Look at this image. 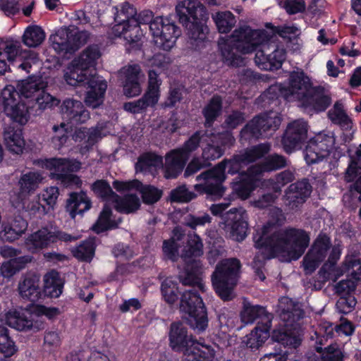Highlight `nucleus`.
<instances>
[{
    "label": "nucleus",
    "mask_w": 361,
    "mask_h": 361,
    "mask_svg": "<svg viewBox=\"0 0 361 361\" xmlns=\"http://www.w3.org/2000/svg\"><path fill=\"white\" fill-rule=\"evenodd\" d=\"M255 61L263 70L279 68L286 59V51L277 47L266 30H252L244 26L235 29L229 39L219 44L224 60L230 66L244 65L241 54H249L257 49Z\"/></svg>",
    "instance_id": "nucleus-1"
},
{
    "label": "nucleus",
    "mask_w": 361,
    "mask_h": 361,
    "mask_svg": "<svg viewBox=\"0 0 361 361\" xmlns=\"http://www.w3.org/2000/svg\"><path fill=\"white\" fill-rule=\"evenodd\" d=\"M276 219H269L256 231L253 235L257 248H269L273 254L286 257L289 260L298 259L310 245V238L304 229L288 226L279 228L283 222L281 210Z\"/></svg>",
    "instance_id": "nucleus-2"
},
{
    "label": "nucleus",
    "mask_w": 361,
    "mask_h": 361,
    "mask_svg": "<svg viewBox=\"0 0 361 361\" xmlns=\"http://www.w3.org/2000/svg\"><path fill=\"white\" fill-rule=\"evenodd\" d=\"M271 147L269 142L260 143L240 151L230 159H224L212 169L196 177L197 181L202 180L204 183L195 185V190L200 193L207 194L212 200L221 198L226 190L222 183L226 178V167H228V173L230 174L240 173L245 166L268 154Z\"/></svg>",
    "instance_id": "nucleus-3"
},
{
    "label": "nucleus",
    "mask_w": 361,
    "mask_h": 361,
    "mask_svg": "<svg viewBox=\"0 0 361 361\" xmlns=\"http://www.w3.org/2000/svg\"><path fill=\"white\" fill-rule=\"evenodd\" d=\"M281 96L288 102L298 101L304 109L316 112L325 111L331 99L324 89L314 87L310 78L303 71H293L287 85L279 88Z\"/></svg>",
    "instance_id": "nucleus-4"
},
{
    "label": "nucleus",
    "mask_w": 361,
    "mask_h": 361,
    "mask_svg": "<svg viewBox=\"0 0 361 361\" xmlns=\"http://www.w3.org/2000/svg\"><path fill=\"white\" fill-rule=\"evenodd\" d=\"M278 306L279 317L284 324L283 327L273 331L272 338L284 346L296 348L302 341L298 322L303 317L304 311L299 302L288 297L281 298Z\"/></svg>",
    "instance_id": "nucleus-5"
},
{
    "label": "nucleus",
    "mask_w": 361,
    "mask_h": 361,
    "mask_svg": "<svg viewBox=\"0 0 361 361\" xmlns=\"http://www.w3.org/2000/svg\"><path fill=\"white\" fill-rule=\"evenodd\" d=\"M169 341L171 348L183 353L185 361H212L215 351L212 346L194 342L188 335L187 329L180 322L171 324Z\"/></svg>",
    "instance_id": "nucleus-6"
},
{
    "label": "nucleus",
    "mask_w": 361,
    "mask_h": 361,
    "mask_svg": "<svg viewBox=\"0 0 361 361\" xmlns=\"http://www.w3.org/2000/svg\"><path fill=\"white\" fill-rule=\"evenodd\" d=\"M241 264L236 258H229L219 262L212 274V286L218 295L224 301L233 300Z\"/></svg>",
    "instance_id": "nucleus-7"
},
{
    "label": "nucleus",
    "mask_w": 361,
    "mask_h": 361,
    "mask_svg": "<svg viewBox=\"0 0 361 361\" xmlns=\"http://www.w3.org/2000/svg\"><path fill=\"white\" fill-rule=\"evenodd\" d=\"M180 310L187 314L188 324L198 333L203 332L208 326L206 307L202 298L195 288L185 290L180 301Z\"/></svg>",
    "instance_id": "nucleus-8"
},
{
    "label": "nucleus",
    "mask_w": 361,
    "mask_h": 361,
    "mask_svg": "<svg viewBox=\"0 0 361 361\" xmlns=\"http://www.w3.org/2000/svg\"><path fill=\"white\" fill-rule=\"evenodd\" d=\"M204 135L206 133L202 131H196L181 147L173 149L166 154L164 167L166 178H175L183 171L191 153L198 149Z\"/></svg>",
    "instance_id": "nucleus-9"
},
{
    "label": "nucleus",
    "mask_w": 361,
    "mask_h": 361,
    "mask_svg": "<svg viewBox=\"0 0 361 361\" xmlns=\"http://www.w3.org/2000/svg\"><path fill=\"white\" fill-rule=\"evenodd\" d=\"M46 85L39 78H30L22 80L17 85V92L18 98L20 96L30 99L35 102L37 106V110L40 112L56 106L59 104V100L47 92L44 89Z\"/></svg>",
    "instance_id": "nucleus-10"
},
{
    "label": "nucleus",
    "mask_w": 361,
    "mask_h": 361,
    "mask_svg": "<svg viewBox=\"0 0 361 361\" xmlns=\"http://www.w3.org/2000/svg\"><path fill=\"white\" fill-rule=\"evenodd\" d=\"M44 166L51 171L50 177L63 187L81 185L82 180L73 173L80 169L79 161L69 158H51L45 160Z\"/></svg>",
    "instance_id": "nucleus-11"
},
{
    "label": "nucleus",
    "mask_w": 361,
    "mask_h": 361,
    "mask_svg": "<svg viewBox=\"0 0 361 361\" xmlns=\"http://www.w3.org/2000/svg\"><path fill=\"white\" fill-rule=\"evenodd\" d=\"M281 123V118L278 113L266 112L250 121L241 130L240 134L245 138H268L279 129Z\"/></svg>",
    "instance_id": "nucleus-12"
},
{
    "label": "nucleus",
    "mask_w": 361,
    "mask_h": 361,
    "mask_svg": "<svg viewBox=\"0 0 361 361\" xmlns=\"http://www.w3.org/2000/svg\"><path fill=\"white\" fill-rule=\"evenodd\" d=\"M90 34L85 30L60 29L52 37V47L59 54L73 53L89 40Z\"/></svg>",
    "instance_id": "nucleus-13"
},
{
    "label": "nucleus",
    "mask_w": 361,
    "mask_h": 361,
    "mask_svg": "<svg viewBox=\"0 0 361 361\" xmlns=\"http://www.w3.org/2000/svg\"><path fill=\"white\" fill-rule=\"evenodd\" d=\"M155 43L164 50H170L180 35V30L169 17H157L149 25Z\"/></svg>",
    "instance_id": "nucleus-14"
},
{
    "label": "nucleus",
    "mask_w": 361,
    "mask_h": 361,
    "mask_svg": "<svg viewBox=\"0 0 361 361\" xmlns=\"http://www.w3.org/2000/svg\"><path fill=\"white\" fill-rule=\"evenodd\" d=\"M312 188L309 180L303 178L290 184L284 190L281 200L286 211L297 212L310 197Z\"/></svg>",
    "instance_id": "nucleus-15"
},
{
    "label": "nucleus",
    "mask_w": 361,
    "mask_h": 361,
    "mask_svg": "<svg viewBox=\"0 0 361 361\" xmlns=\"http://www.w3.org/2000/svg\"><path fill=\"white\" fill-rule=\"evenodd\" d=\"M78 236L73 235L62 231H51L43 228L30 235L25 240V247L31 252L49 246L58 240L68 243L75 241Z\"/></svg>",
    "instance_id": "nucleus-16"
},
{
    "label": "nucleus",
    "mask_w": 361,
    "mask_h": 361,
    "mask_svg": "<svg viewBox=\"0 0 361 361\" xmlns=\"http://www.w3.org/2000/svg\"><path fill=\"white\" fill-rule=\"evenodd\" d=\"M4 112L13 121L25 124L29 118L28 108L24 103L17 102L18 93L13 85L6 86L1 91Z\"/></svg>",
    "instance_id": "nucleus-17"
},
{
    "label": "nucleus",
    "mask_w": 361,
    "mask_h": 361,
    "mask_svg": "<svg viewBox=\"0 0 361 361\" xmlns=\"http://www.w3.org/2000/svg\"><path fill=\"white\" fill-rule=\"evenodd\" d=\"M247 214L242 209L231 208L223 215L225 230L228 237L235 241H243L247 231Z\"/></svg>",
    "instance_id": "nucleus-18"
},
{
    "label": "nucleus",
    "mask_w": 361,
    "mask_h": 361,
    "mask_svg": "<svg viewBox=\"0 0 361 361\" xmlns=\"http://www.w3.org/2000/svg\"><path fill=\"white\" fill-rule=\"evenodd\" d=\"M307 137V123L298 119L289 123L282 138L283 149L287 153L300 149Z\"/></svg>",
    "instance_id": "nucleus-19"
},
{
    "label": "nucleus",
    "mask_w": 361,
    "mask_h": 361,
    "mask_svg": "<svg viewBox=\"0 0 361 361\" xmlns=\"http://www.w3.org/2000/svg\"><path fill=\"white\" fill-rule=\"evenodd\" d=\"M331 247V240L326 235H319L303 258L305 270L313 272L325 259Z\"/></svg>",
    "instance_id": "nucleus-20"
},
{
    "label": "nucleus",
    "mask_w": 361,
    "mask_h": 361,
    "mask_svg": "<svg viewBox=\"0 0 361 361\" xmlns=\"http://www.w3.org/2000/svg\"><path fill=\"white\" fill-rule=\"evenodd\" d=\"M19 48L17 44L9 43L6 44L4 51H0V75L4 74L9 68L7 61L11 63L14 67L30 73L33 59L26 58L23 60V57L18 54Z\"/></svg>",
    "instance_id": "nucleus-21"
},
{
    "label": "nucleus",
    "mask_w": 361,
    "mask_h": 361,
    "mask_svg": "<svg viewBox=\"0 0 361 361\" xmlns=\"http://www.w3.org/2000/svg\"><path fill=\"white\" fill-rule=\"evenodd\" d=\"M143 77L138 64H129L119 71V78L122 80L124 94L128 97L137 96L141 92L140 80Z\"/></svg>",
    "instance_id": "nucleus-22"
},
{
    "label": "nucleus",
    "mask_w": 361,
    "mask_h": 361,
    "mask_svg": "<svg viewBox=\"0 0 361 361\" xmlns=\"http://www.w3.org/2000/svg\"><path fill=\"white\" fill-rule=\"evenodd\" d=\"M113 186L118 192L130 190L133 188L138 190L142 195L143 202L147 204H154L159 200L162 195L161 190L152 185H142L137 180H114Z\"/></svg>",
    "instance_id": "nucleus-23"
},
{
    "label": "nucleus",
    "mask_w": 361,
    "mask_h": 361,
    "mask_svg": "<svg viewBox=\"0 0 361 361\" xmlns=\"http://www.w3.org/2000/svg\"><path fill=\"white\" fill-rule=\"evenodd\" d=\"M63 118L73 124L84 123L90 118V113L82 102L68 98L61 106Z\"/></svg>",
    "instance_id": "nucleus-24"
},
{
    "label": "nucleus",
    "mask_w": 361,
    "mask_h": 361,
    "mask_svg": "<svg viewBox=\"0 0 361 361\" xmlns=\"http://www.w3.org/2000/svg\"><path fill=\"white\" fill-rule=\"evenodd\" d=\"M116 36L123 37L129 44L130 48L139 49L141 47V38L142 37V31L135 18H132L130 23H118L113 28Z\"/></svg>",
    "instance_id": "nucleus-25"
},
{
    "label": "nucleus",
    "mask_w": 361,
    "mask_h": 361,
    "mask_svg": "<svg viewBox=\"0 0 361 361\" xmlns=\"http://www.w3.org/2000/svg\"><path fill=\"white\" fill-rule=\"evenodd\" d=\"M240 319L244 324H252L259 320L257 324L261 326H271L273 315L260 305H253L247 301H244L243 307L240 312Z\"/></svg>",
    "instance_id": "nucleus-26"
},
{
    "label": "nucleus",
    "mask_w": 361,
    "mask_h": 361,
    "mask_svg": "<svg viewBox=\"0 0 361 361\" xmlns=\"http://www.w3.org/2000/svg\"><path fill=\"white\" fill-rule=\"evenodd\" d=\"M90 90L87 91L85 97V104L93 109L100 106L103 103L104 95L107 85L99 76L92 75L91 78L87 82Z\"/></svg>",
    "instance_id": "nucleus-27"
},
{
    "label": "nucleus",
    "mask_w": 361,
    "mask_h": 361,
    "mask_svg": "<svg viewBox=\"0 0 361 361\" xmlns=\"http://www.w3.org/2000/svg\"><path fill=\"white\" fill-rule=\"evenodd\" d=\"M176 10L182 25L200 20L199 16L204 12L203 5L197 0H183L178 4Z\"/></svg>",
    "instance_id": "nucleus-28"
},
{
    "label": "nucleus",
    "mask_w": 361,
    "mask_h": 361,
    "mask_svg": "<svg viewBox=\"0 0 361 361\" xmlns=\"http://www.w3.org/2000/svg\"><path fill=\"white\" fill-rule=\"evenodd\" d=\"M287 166V159L285 157L272 154L268 155L262 162L252 165L247 169V173L252 176H258L264 172H271L284 168Z\"/></svg>",
    "instance_id": "nucleus-29"
},
{
    "label": "nucleus",
    "mask_w": 361,
    "mask_h": 361,
    "mask_svg": "<svg viewBox=\"0 0 361 361\" xmlns=\"http://www.w3.org/2000/svg\"><path fill=\"white\" fill-rule=\"evenodd\" d=\"M39 283V277L37 275L34 274L25 275L23 280L18 284L20 295L32 302L37 301L41 296Z\"/></svg>",
    "instance_id": "nucleus-30"
},
{
    "label": "nucleus",
    "mask_w": 361,
    "mask_h": 361,
    "mask_svg": "<svg viewBox=\"0 0 361 361\" xmlns=\"http://www.w3.org/2000/svg\"><path fill=\"white\" fill-rule=\"evenodd\" d=\"M219 140L221 145H226L232 143L234 141L233 137L228 133H219L214 136L212 140V143H207L202 149V158L205 160H215L220 158L223 154L224 150L219 146Z\"/></svg>",
    "instance_id": "nucleus-31"
},
{
    "label": "nucleus",
    "mask_w": 361,
    "mask_h": 361,
    "mask_svg": "<svg viewBox=\"0 0 361 361\" xmlns=\"http://www.w3.org/2000/svg\"><path fill=\"white\" fill-rule=\"evenodd\" d=\"M92 202L85 192H72L66 200V211L72 219L82 214L91 207Z\"/></svg>",
    "instance_id": "nucleus-32"
},
{
    "label": "nucleus",
    "mask_w": 361,
    "mask_h": 361,
    "mask_svg": "<svg viewBox=\"0 0 361 361\" xmlns=\"http://www.w3.org/2000/svg\"><path fill=\"white\" fill-rule=\"evenodd\" d=\"M187 30V35L189 37L188 42L195 49H200L202 44L207 39L209 32L208 27L201 20L191 21L183 25Z\"/></svg>",
    "instance_id": "nucleus-33"
},
{
    "label": "nucleus",
    "mask_w": 361,
    "mask_h": 361,
    "mask_svg": "<svg viewBox=\"0 0 361 361\" xmlns=\"http://www.w3.org/2000/svg\"><path fill=\"white\" fill-rule=\"evenodd\" d=\"M6 322L18 331H27L32 327L31 314L23 310L9 311L6 314Z\"/></svg>",
    "instance_id": "nucleus-34"
},
{
    "label": "nucleus",
    "mask_w": 361,
    "mask_h": 361,
    "mask_svg": "<svg viewBox=\"0 0 361 361\" xmlns=\"http://www.w3.org/2000/svg\"><path fill=\"white\" fill-rule=\"evenodd\" d=\"M184 234L180 229L176 228L173 231V236L163 242L162 251L164 259H169L172 262H176L179 258V248L180 245L178 241L180 240Z\"/></svg>",
    "instance_id": "nucleus-35"
},
{
    "label": "nucleus",
    "mask_w": 361,
    "mask_h": 361,
    "mask_svg": "<svg viewBox=\"0 0 361 361\" xmlns=\"http://www.w3.org/2000/svg\"><path fill=\"white\" fill-rule=\"evenodd\" d=\"M41 197L37 195L32 200L27 202L25 196L11 198L12 205L18 209H23L29 212L31 214H38L39 215L45 214L48 209L40 202Z\"/></svg>",
    "instance_id": "nucleus-36"
},
{
    "label": "nucleus",
    "mask_w": 361,
    "mask_h": 361,
    "mask_svg": "<svg viewBox=\"0 0 361 361\" xmlns=\"http://www.w3.org/2000/svg\"><path fill=\"white\" fill-rule=\"evenodd\" d=\"M4 139L9 151L17 154L23 152L25 141L20 130H16L11 127L6 128L4 133Z\"/></svg>",
    "instance_id": "nucleus-37"
},
{
    "label": "nucleus",
    "mask_w": 361,
    "mask_h": 361,
    "mask_svg": "<svg viewBox=\"0 0 361 361\" xmlns=\"http://www.w3.org/2000/svg\"><path fill=\"white\" fill-rule=\"evenodd\" d=\"M114 202L116 210L124 214L134 213L140 207V198L135 194H126L123 197L116 194Z\"/></svg>",
    "instance_id": "nucleus-38"
},
{
    "label": "nucleus",
    "mask_w": 361,
    "mask_h": 361,
    "mask_svg": "<svg viewBox=\"0 0 361 361\" xmlns=\"http://www.w3.org/2000/svg\"><path fill=\"white\" fill-rule=\"evenodd\" d=\"M42 176L39 172L32 171L22 175L19 180L20 192L14 197H19L25 196L35 191L42 182Z\"/></svg>",
    "instance_id": "nucleus-39"
},
{
    "label": "nucleus",
    "mask_w": 361,
    "mask_h": 361,
    "mask_svg": "<svg viewBox=\"0 0 361 361\" xmlns=\"http://www.w3.org/2000/svg\"><path fill=\"white\" fill-rule=\"evenodd\" d=\"M96 238L90 237L72 250L73 255L83 262H90L95 252Z\"/></svg>",
    "instance_id": "nucleus-40"
},
{
    "label": "nucleus",
    "mask_w": 361,
    "mask_h": 361,
    "mask_svg": "<svg viewBox=\"0 0 361 361\" xmlns=\"http://www.w3.org/2000/svg\"><path fill=\"white\" fill-rule=\"evenodd\" d=\"M100 56L101 53L99 47L97 45H92L87 47L73 61L75 65L86 71L94 67Z\"/></svg>",
    "instance_id": "nucleus-41"
},
{
    "label": "nucleus",
    "mask_w": 361,
    "mask_h": 361,
    "mask_svg": "<svg viewBox=\"0 0 361 361\" xmlns=\"http://www.w3.org/2000/svg\"><path fill=\"white\" fill-rule=\"evenodd\" d=\"M44 293L51 298H58L63 288V282L57 271H51L44 276Z\"/></svg>",
    "instance_id": "nucleus-42"
},
{
    "label": "nucleus",
    "mask_w": 361,
    "mask_h": 361,
    "mask_svg": "<svg viewBox=\"0 0 361 361\" xmlns=\"http://www.w3.org/2000/svg\"><path fill=\"white\" fill-rule=\"evenodd\" d=\"M222 111V99L219 95H214L208 104L202 109L205 118L204 126L210 127L216 119L221 115Z\"/></svg>",
    "instance_id": "nucleus-43"
},
{
    "label": "nucleus",
    "mask_w": 361,
    "mask_h": 361,
    "mask_svg": "<svg viewBox=\"0 0 361 361\" xmlns=\"http://www.w3.org/2000/svg\"><path fill=\"white\" fill-rule=\"evenodd\" d=\"M271 326H261L257 324L252 332L247 336L246 346L252 350L258 349L269 337Z\"/></svg>",
    "instance_id": "nucleus-44"
},
{
    "label": "nucleus",
    "mask_w": 361,
    "mask_h": 361,
    "mask_svg": "<svg viewBox=\"0 0 361 361\" xmlns=\"http://www.w3.org/2000/svg\"><path fill=\"white\" fill-rule=\"evenodd\" d=\"M328 116L332 123L338 125L342 129H351L353 126L352 120L344 111L341 103L336 102L334 107L329 111Z\"/></svg>",
    "instance_id": "nucleus-45"
},
{
    "label": "nucleus",
    "mask_w": 361,
    "mask_h": 361,
    "mask_svg": "<svg viewBox=\"0 0 361 361\" xmlns=\"http://www.w3.org/2000/svg\"><path fill=\"white\" fill-rule=\"evenodd\" d=\"M32 257L29 255L12 258L4 262L0 269L1 275L5 278H10L16 272L23 269L27 263L30 262Z\"/></svg>",
    "instance_id": "nucleus-46"
},
{
    "label": "nucleus",
    "mask_w": 361,
    "mask_h": 361,
    "mask_svg": "<svg viewBox=\"0 0 361 361\" xmlns=\"http://www.w3.org/2000/svg\"><path fill=\"white\" fill-rule=\"evenodd\" d=\"M72 63L73 66L69 67L68 71L64 74L66 82L72 86L86 85L87 82L91 78L92 75L87 76L86 71L75 65L74 61Z\"/></svg>",
    "instance_id": "nucleus-47"
},
{
    "label": "nucleus",
    "mask_w": 361,
    "mask_h": 361,
    "mask_svg": "<svg viewBox=\"0 0 361 361\" xmlns=\"http://www.w3.org/2000/svg\"><path fill=\"white\" fill-rule=\"evenodd\" d=\"M45 39L44 30L38 25L28 26L22 37L23 44L28 47H37Z\"/></svg>",
    "instance_id": "nucleus-48"
},
{
    "label": "nucleus",
    "mask_w": 361,
    "mask_h": 361,
    "mask_svg": "<svg viewBox=\"0 0 361 361\" xmlns=\"http://www.w3.org/2000/svg\"><path fill=\"white\" fill-rule=\"evenodd\" d=\"M212 18L221 33H228L235 26L236 20L231 11H219L212 14Z\"/></svg>",
    "instance_id": "nucleus-49"
},
{
    "label": "nucleus",
    "mask_w": 361,
    "mask_h": 361,
    "mask_svg": "<svg viewBox=\"0 0 361 361\" xmlns=\"http://www.w3.org/2000/svg\"><path fill=\"white\" fill-rule=\"evenodd\" d=\"M111 208L105 206L100 213L97 222L93 225L92 230L97 233H100L107 230L117 228L118 223L111 220Z\"/></svg>",
    "instance_id": "nucleus-50"
},
{
    "label": "nucleus",
    "mask_w": 361,
    "mask_h": 361,
    "mask_svg": "<svg viewBox=\"0 0 361 361\" xmlns=\"http://www.w3.org/2000/svg\"><path fill=\"white\" fill-rule=\"evenodd\" d=\"M204 245L202 239L196 233L189 235L187 247L181 257L186 260L192 257H200L204 253Z\"/></svg>",
    "instance_id": "nucleus-51"
},
{
    "label": "nucleus",
    "mask_w": 361,
    "mask_h": 361,
    "mask_svg": "<svg viewBox=\"0 0 361 361\" xmlns=\"http://www.w3.org/2000/svg\"><path fill=\"white\" fill-rule=\"evenodd\" d=\"M195 266V271H189V267L187 268L185 276L180 275V281L184 286H197L198 288L204 291V285L201 282L200 274L202 272V264L199 261L194 262Z\"/></svg>",
    "instance_id": "nucleus-52"
},
{
    "label": "nucleus",
    "mask_w": 361,
    "mask_h": 361,
    "mask_svg": "<svg viewBox=\"0 0 361 361\" xmlns=\"http://www.w3.org/2000/svg\"><path fill=\"white\" fill-rule=\"evenodd\" d=\"M161 292L168 304H174L178 300V283L171 277H167L162 281Z\"/></svg>",
    "instance_id": "nucleus-53"
},
{
    "label": "nucleus",
    "mask_w": 361,
    "mask_h": 361,
    "mask_svg": "<svg viewBox=\"0 0 361 361\" xmlns=\"http://www.w3.org/2000/svg\"><path fill=\"white\" fill-rule=\"evenodd\" d=\"M361 174V149H357L355 156L350 157L348 166L344 173L343 179L346 183H352Z\"/></svg>",
    "instance_id": "nucleus-54"
},
{
    "label": "nucleus",
    "mask_w": 361,
    "mask_h": 361,
    "mask_svg": "<svg viewBox=\"0 0 361 361\" xmlns=\"http://www.w3.org/2000/svg\"><path fill=\"white\" fill-rule=\"evenodd\" d=\"M162 165V157L154 153L148 152L141 155L135 165L137 171L147 172L151 167H158Z\"/></svg>",
    "instance_id": "nucleus-55"
},
{
    "label": "nucleus",
    "mask_w": 361,
    "mask_h": 361,
    "mask_svg": "<svg viewBox=\"0 0 361 361\" xmlns=\"http://www.w3.org/2000/svg\"><path fill=\"white\" fill-rule=\"evenodd\" d=\"M311 140L315 143L312 145L313 147L317 145L320 149L321 153L326 154V157L329 154L330 151L335 145V137L332 133H319L311 138Z\"/></svg>",
    "instance_id": "nucleus-56"
},
{
    "label": "nucleus",
    "mask_w": 361,
    "mask_h": 361,
    "mask_svg": "<svg viewBox=\"0 0 361 361\" xmlns=\"http://www.w3.org/2000/svg\"><path fill=\"white\" fill-rule=\"evenodd\" d=\"M318 353H322L317 361H343V354L337 343H332L322 350V347H317Z\"/></svg>",
    "instance_id": "nucleus-57"
},
{
    "label": "nucleus",
    "mask_w": 361,
    "mask_h": 361,
    "mask_svg": "<svg viewBox=\"0 0 361 361\" xmlns=\"http://www.w3.org/2000/svg\"><path fill=\"white\" fill-rule=\"evenodd\" d=\"M17 351V348L9 337L8 329L0 326V353L4 355L6 357H10L13 355Z\"/></svg>",
    "instance_id": "nucleus-58"
},
{
    "label": "nucleus",
    "mask_w": 361,
    "mask_h": 361,
    "mask_svg": "<svg viewBox=\"0 0 361 361\" xmlns=\"http://www.w3.org/2000/svg\"><path fill=\"white\" fill-rule=\"evenodd\" d=\"M157 102L154 99L151 98L146 94L142 98L137 101L126 102L123 104V109L128 112L137 114L142 110L146 109L148 106L154 105Z\"/></svg>",
    "instance_id": "nucleus-59"
},
{
    "label": "nucleus",
    "mask_w": 361,
    "mask_h": 361,
    "mask_svg": "<svg viewBox=\"0 0 361 361\" xmlns=\"http://www.w3.org/2000/svg\"><path fill=\"white\" fill-rule=\"evenodd\" d=\"M67 125L61 123L52 127L54 135L51 138V145L56 149H60L67 142L68 136Z\"/></svg>",
    "instance_id": "nucleus-60"
},
{
    "label": "nucleus",
    "mask_w": 361,
    "mask_h": 361,
    "mask_svg": "<svg viewBox=\"0 0 361 361\" xmlns=\"http://www.w3.org/2000/svg\"><path fill=\"white\" fill-rule=\"evenodd\" d=\"M196 197V194L190 191L185 185L178 186L170 192V200L174 202H188Z\"/></svg>",
    "instance_id": "nucleus-61"
},
{
    "label": "nucleus",
    "mask_w": 361,
    "mask_h": 361,
    "mask_svg": "<svg viewBox=\"0 0 361 361\" xmlns=\"http://www.w3.org/2000/svg\"><path fill=\"white\" fill-rule=\"evenodd\" d=\"M92 190L98 196L103 199L114 200L116 194L113 191L109 183L104 180H98L92 185Z\"/></svg>",
    "instance_id": "nucleus-62"
},
{
    "label": "nucleus",
    "mask_w": 361,
    "mask_h": 361,
    "mask_svg": "<svg viewBox=\"0 0 361 361\" xmlns=\"http://www.w3.org/2000/svg\"><path fill=\"white\" fill-rule=\"evenodd\" d=\"M315 144L311 139L308 142L305 149V159L308 164H313L323 160L326 157V154H322L320 149L317 147H313L312 145Z\"/></svg>",
    "instance_id": "nucleus-63"
},
{
    "label": "nucleus",
    "mask_w": 361,
    "mask_h": 361,
    "mask_svg": "<svg viewBox=\"0 0 361 361\" xmlns=\"http://www.w3.org/2000/svg\"><path fill=\"white\" fill-rule=\"evenodd\" d=\"M137 16L136 9L128 2L122 4L120 12L116 11L115 21L118 23H130Z\"/></svg>",
    "instance_id": "nucleus-64"
}]
</instances>
